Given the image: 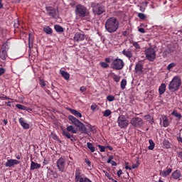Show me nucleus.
<instances>
[{
	"instance_id": "6ab92c4d",
	"label": "nucleus",
	"mask_w": 182,
	"mask_h": 182,
	"mask_svg": "<svg viewBox=\"0 0 182 182\" xmlns=\"http://www.w3.org/2000/svg\"><path fill=\"white\" fill-rule=\"evenodd\" d=\"M122 53L129 59H132L133 58V53L130 50L124 49L122 51Z\"/></svg>"
},
{
	"instance_id": "a19ab883",
	"label": "nucleus",
	"mask_w": 182,
	"mask_h": 182,
	"mask_svg": "<svg viewBox=\"0 0 182 182\" xmlns=\"http://www.w3.org/2000/svg\"><path fill=\"white\" fill-rule=\"evenodd\" d=\"M132 45L135 48V49H140V44L137 42L132 41Z\"/></svg>"
},
{
	"instance_id": "5701e85b",
	"label": "nucleus",
	"mask_w": 182,
	"mask_h": 182,
	"mask_svg": "<svg viewBox=\"0 0 182 182\" xmlns=\"http://www.w3.org/2000/svg\"><path fill=\"white\" fill-rule=\"evenodd\" d=\"M36 168H41V164L32 161L31 163L30 170H36Z\"/></svg>"
},
{
	"instance_id": "7ed1b4c3",
	"label": "nucleus",
	"mask_w": 182,
	"mask_h": 182,
	"mask_svg": "<svg viewBox=\"0 0 182 182\" xmlns=\"http://www.w3.org/2000/svg\"><path fill=\"white\" fill-rule=\"evenodd\" d=\"M181 86V78L178 76H175L172 80L169 82L168 89L171 92H177Z\"/></svg>"
},
{
	"instance_id": "f257e3e1",
	"label": "nucleus",
	"mask_w": 182,
	"mask_h": 182,
	"mask_svg": "<svg viewBox=\"0 0 182 182\" xmlns=\"http://www.w3.org/2000/svg\"><path fill=\"white\" fill-rule=\"evenodd\" d=\"M119 20L116 17H110L105 21V30L109 33H114L119 29Z\"/></svg>"
},
{
	"instance_id": "09e8293b",
	"label": "nucleus",
	"mask_w": 182,
	"mask_h": 182,
	"mask_svg": "<svg viewBox=\"0 0 182 182\" xmlns=\"http://www.w3.org/2000/svg\"><path fill=\"white\" fill-rule=\"evenodd\" d=\"M139 163H137V164H134L132 165V166L131 167V168H132V170H134V168H137V167H139Z\"/></svg>"
},
{
	"instance_id": "72a5a7b5",
	"label": "nucleus",
	"mask_w": 182,
	"mask_h": 182,
	"mask_svg": "<svg viewBox=\"0 0 182 182\" xmlns=\"http://www.w3.org/2000/svg\"><path fill=\"white\" fill-rule=\"evenodd\" d=\"M16 107L17 109H18V110H28V107H26L24 105H22L21 104H16Z\"/></svg>"
},
{
	"instance_id": "b1692460",
	"label": "nucleus",
	"mask_w": 182,
	"mask_h": 182,
	"mask_svg": "<svg viewBox=\"0 0 182 182\" xmlns=\"http://www.w3.org/2000/svg\"><path fill=\"white\" fill-rule=\"evenodd\" d=\"M60 75L63 76V77H64L65 80H69V79H70V75H69L68 73L65 70H61Z\"/></svg>"
},
{
	"instance_id": "39448f33",
	"label": "nucleus",
	"mask_w": 182,
	"mask_h": 182,
	"mask_svg": "<svg viewBox=\"0 0 182 182\" xmlns=\"http://www.w3.org/2000/svg\"><path fill=\"white\" fill-rule=\"evenodd\" d=\"M87 14V9L82 4H78L75 7V14L77 18H85Z\"/></svg>"
},
{
	"instance_id": "6e6552de",
	"label": "nucleus",
	"mask_w": 182,
	"mask_h": 182,
	"mask_svg": "<svg viewBox=\"0 0 182 182\" xmlns=\"http://www.w3.org/2000/svg\"><path fill=\"white\" fill-rule=\"evenodd\" d=\"M56 166L58 171L60 173H65V168L66 167V157L62 156L57 160Z\"/></svg>"
},
{
	"instance_id": "20e7f679",
	"label": "nucleus",
	"mask_w": 182,
	"mask_h": 182,
	"mask_svg": "<svg viewBox=\"0 0 182 182\" xmlns=\"http://www.w3.org/2000/svg\"><path fill=\"white\" fill-rule=\"evenodd\" d=\"M91 6L95 15H102V14H105V12H106V9L101 4L92 3Z\"/></svg>"
},
{
	"instance_id": "393cba45",
	"label": "nucleus",
	"mask_w": 182,
	"mask_h": 182,
	"mask_svg": "<svg viewBox=\"0 0 182 182\" xmlns=\"http://www.w3.org/2000/svg\"><path fill=\"white\" fill-rule=\"evenodd\" d=\"M166 92V84L162 83L159 87V95H164Z\"/></svg>"
},
{
	"instance_id": "864d4df0",
	"label": "nucleus",
	"mask_w": 182,
	"mask_h": 182,
	"mask_svg": "<svg viewBox=\"0 0 182 182\" xmlns=\"http://www.w3.org/2000/svg\"><path fill=\"white\" fill-rule=\"evenodd\" d=\"M139 32H140L141 33H146V31L144 30V28H139L138 29Z\"/></svg>"
},
{
	"instance_id": "a878e982",
	"label": "nucleus",
	"mask_w": 182,
	"mask_h": 182,
	"mask_svg": "<svg viewBox=\"0 0 182 182\" xmlns=\"http://www.w3.org/2000/svg\"><path fill=\"white\" fill-rule=\"evenodd\" d=\"M54 29L56 32L59 33H62V32H65V29L63 28V27L60 26V25H55Z\"/></svg>"
},
{
	"instance_id": "6e6d98bb",
	"label": "nucleus",
	"mask_w": 182,
	"mask_h": 182,
	"mask_svg": "<svg viewBox=\"0 0 182 182\" xmlns=\"http://www.w3.org/2000/svg\"><path fill=\"white\" fill-rule=\"evenodd\" d=\"M178 157L182 160V151H177Z\"/></svg>"
},
{
	"instance_id": "603ef678",
	"label": "nucleus",
	"mask_w": 182,
	"mask_h": 182,
	"mask_svg": "<svg viewBox=\"0 0 182 182\" xmlns=\"http://www.w3.org/2000/svg\"><path fill=\"white\" fill-rule=\"evenodd\" d=\"M33 41V39L32 38V36H31V34H29V36H28V45H31V42L32 43Z\"/></svg>"
},
{
	"instance_id": "412c9836",
	"label": "nucleus",
	"mask_w": 182,
	"mask_h": 182,
	"mask_svg": "<svg viewBox=\"0 0 182 182\" xmlns=\"http://www.w3.org/2000/svg\"><path fill=\"white\" fill-rule=\"evenodd\" d=\"M67 109L69 110L72 114L76 116V117H82V113L79 112L77 110L73 109L72 108H67Z\"/></svg>"
},
{
	"instance_id": "f8f14e48",
	"label": "nucleus",
	"mask_w": 182,
	"mask_h": 182,
	"mask_svg": "<svg viewBox=\"0 0 182 182\" xmlns=\"http://www.w3.org/2000/svg\"><path fill=\"white\" fill-rule=\"evenodd\" d=\"M143 68H144V65L143 63H137L135 65V73H136V75H139L140 76V75H143Z\"/></svg>"
},
{
	"instance_id": "ea45409f",
	"label": "nucleus",
	"mask_w": 182,
	"mask_h": 182,
	"mask_svg": "<svg viewBox=\"0 0 182 182\" xmlns=\"http://www.w3.org/2000/svg\"><path fill=\"white\" fill-rule=\"evenodd\" d=\"M113 80L114 82H117V83H119V82H120V77L117 75H114Z\"/></svg>"
},
{
	"instance_id": "9b49d317",
	"label": "nucleus",
	"mask_w": 182,
	"mask_h": 182,
	"mask_svg": "<svg viewBox=\"0 0 182 182\" xmlns=\"http://www.w3.org/2000/svg\"><path fill=\"white\" fill-rule=\"evenodd\" d=\"M130 123L134 127H141L143 126V119L140 117L132 118Z\"/></svg>"
},
{
	"instance_id": "de8ad7c7",
	"label": "nucleus",
	"mask_w": 182,
	"mask_h": 182,
	"mask_svg": "<svg viewBox=\"0 0 182 182\" xmlns=\"http://www.w3.org/2000/svg\"><path fill=\"white\" fill-rule=\"evenodd\" d=\"M87 89V88H86L85 86H82V87H80V92H82V93H84V92H86Z\"/></svg>"
},
{
	"instance_id": "ddd939ff",
	"label": "nucleus",
	"mask_w": 182,
	"mask_h": 182,
	"mask_svg": "<svg viewBox=\"0 0 182 182\" xmlns=\"http://www.w3.org/2000/svg\"><path fill=\"white\" fill-rule=\"evenodd\" d=\"M85 176V174H82V170H80V168H76L75 169V181L77 182Z\"/></svg>"
},
{
	"instance_id": "4be33fe9",
	"label": "nucleus",
	"mask_w": 182,
	"mask_h": 182,
	"mask_svg": "<svg viewBox=\"0 0 182 182\" xmlns=\"http://www.w3.org/2000/svg\"><path fill=\"white\" fill-rule=\"evenodd\" d=\"M78 129L80 130V132H82L85 134H87V133H89V129H87V126L85 125L83 123H82L80 125Z\"/></svg>"
},
{
	"instance_id": "a211bd4d",
	"label": "nucleus",
	"mask_w": 182,
	"mask_h": 182,
	"mask_svg": "<svg viewBox=\"0 0 182 182\" xmlns=\"http://www.w3.org/2000/svg\"><path fill=\"white\" fill-rule=\"evenodd\" d=\"M162 124L164 127H168V118L166 115H163L160 119V124Z\"/></svg>"
},
{
	"instance_id": "052dcab7",
	"label": "nucleus",
	"mask_w": 182,
	"mask_h": 182,
	"mask_svg": "<svg viewBox=\"0 0 182 182\" xmlns=\"http://www.w3.org/2000/svg\"><path fill=\"white\" fill-rule=\"evenodd\" d=\"M85 163L87 164L89 167H90L92 164V162H90V161H87V159H85Z\"/></svg>"
},
{
	"instance_id": "f3484780",
	"label": "nucleus",
	"mask_w": 182,
	"mask_h": 182,
	"mask_svg": "<svg viewBox=\"0 0 182 182\" xmlns=\"http://www.w3.org/2000/svg\"><path fill=\"white\" fill-rule=\"evenodd\" d=\"M171 178H173V180H178L180 181V178H181V172H180V170H176L171 173Z\"/></svg>"
},
{
	"instance_id": "473e14b6",
	"label": "nucleus",
	"mask_w": 182,
	"mask_h": 182,
	"mask_svg": "<svg viewBox=\"0 0 182 182\" xmlns=\"http://www.w3.org/2000/svg\"><path fill=\"white\" fill-rule=\"evenodd\" d=\"M163 146L165 147V149H170L171 147L170 141H168V140L167 139L164 140Z\"/></svg>"
},
{
	"instance_id": "49530a36",
	"label": "nucleus",
	"mask_w": 182,
	"mask_h": 182,
	"mask_svg": "<svg viewBox=\"0 0 182 182\" xmlns=\"http://www.w3.org/2000/svg\"><path fill=\"white\" fill-rule=\"evenodd\" d=\"M6 72V70L5 68H0V76H2Z\"/></svg>"
},
{
	"instance_id": "a18cd8bd",
	"label": "nucleus",
	"mask_w": 182,
	"mask_h": 182,
	"mask_svg": "<svg viewBox=\"0 0 182 182\" xmlns=\"http://www.w3.org/2000/svg\"><path fill=\"white\" fill-rule=\"evenodd\" d=\"M40 86H41V87H45V86H46V83H45V81L43 80H40Z\"/></svg>"
},
{
	"instance_id": "2eb2a0df",
	"label": "nucleus",
	"mask_w": 182,
	"mask_h": 182,
	"mask_svg": "<svg viewBox=\"0 0 182 182\" xmlns=\"http://www.w3.org/2000/svg\"><path fill=\"white\" fill-rule=\"evenodd\" d=\"M68 119L70 122H72V123L74 124L76 127H79L82 124V122H80L79 119H76V117H73V115H69Z\"/></svg>"
},
{
	"instance_id": "c756f323",
	"label": "nucleus",
	"mask_w": 182,
	"mask_h": 182,
	"mask_svg": "<svg viewBox=\"0 0 182 182\" xmlns=\"http://www.w3.org/2000/svg\"><path fill=\"white\" fill-rule=\"evenodd\" d=\"M149 146H148L149 150H154V146H156V144H154V141L153 139L149 140Z\"/></svg>"
},
{
	"instance_id": "c03bdc74",
	"label": "nucleus",
	"mask_w": 182,
	"mask_h": 182,
	"mask_svg": "<svg viewBox=\"0 0 182 182\" xmlns=\"http://www.w3.org/2000/svg\"><path fill=\"white\" fill-rule=\"evenodd\" d=\"M107 100H108V102H113L114 100V96H113V95H108L107 97Z\"/></svg>"
},
{
	"instance_id": "69168bd1",
	"label": "nucleus",
	"mask_w": 182,
	"mask_h": 182,
	"mask_svg": "<svg viewBox=\"0 0 182 182\" xmlns=\"http://www.w3.org/2000/svg\"><path fill=\"white\" fill-rule=\"evenodd\" d=\"M4 8V4H2V0H0V9H2Z\"/></svg>"
},
{
	"instance_id": "e433bc0d",
	"label": "nucleus",
	"mask_w": 182,
	"mask_h": 182,
	"mask_svg": "<svg viewBox=\"0 0 182 182\" xmlns=\"http://www.w3.org/2000/svg\"><path fill=\"white\" fill-rule=\"evenodd\" d=\"M112 114V111L110 109H106L103 112L104 117H109Z\"/></svg>"
},
{
	"instance_id": "37998d69",
	"label": "nucleus",
	"mask_w": 182,
	"mask_h": 182,
	"mask_svg": "<svg viewBox=\"0 0 182 182\" xmlns=\"http://www.w3.org/2000/svg\"><path fill=\"white\" fill-rule=\"evenodd\" d=\"M98 147L102 153L106 151V146L98 145Z\"/></svg>"
},
{
	"instance_id": "f704fd0d",
	"label": "nucleus",
	"mask_w": 182,
	"mask_h": 182,
	"mask_svg": "<svg viewBox=\"0 0 182 182\" xmlns=\"http://www.w3.org/2000/svg\"><path fill=\"white\" fill-rule=\"evenodd\" d=\"M127 85V80H126L125 79H123L122 81H121V89L122 90H124V89H126V86Z\"/></svg>"
},
{
	"instance_id": "e2e57ef3",
	"label": "nucleus",
	"mask_w": 182,
	"mask_h": 182,
	"mask_svg": "<svg viewBox=\"0 0 182 182\" xmlns=\"http://www.w3.org/2000/svg\"><path fill=\"white\" fill-rule=\"evenodd\" d=\"M52 176H53L54 178H58V173L56 172H54Z\"/></svg>"
},
{
	"instance_id": "774afa93",
	"label": "nucleus",
	"mask_w": 182,
	"mask_h": 182,
	"mask_svg": "<svg viewBox=\"0 0 182 182\" xmlns=\"http://www.w3.org/2000/svg\"><path fill=\"white\" fill-rule=\"evenodd\" d=\"M3 123L6 126L8 124V119H4Z\"/></svg>"
},
{
	"instance_id": "7c9ffc66",
	"label": "nucleus",
	"mask_w": 182,
	"mask_h": 182,
	"mask_svg": "<svg viewBox=\"0 0 182 182\" xmlns=\"http://www.w3.org/2000/svg\"><path fill=\"white\" fill-rule=\"evenodd\" d=\"M171 115L174 116L175 117H177V119H178L180 120V119H181L182 116L181 114L177 112V110H173L171 112Z\"/></svg>"
},
{
	"instance_id": "338daca9",
	"label": "nucleus",
	"mask_w": 182,
	"mask_h": 182,
	"mask_svg": "<svg viewBox=\"0 0 182 182\" xmlns=\"http://www.w3.org/2000/svg\"><path fill=\"white\" fill-rule=\"evenodd\" d=\"M91 110H96V105H91Z\"/></svg>"
},
{
	"instance_id": "2f4dec72",
	"label": "nucleus",
	"mask_w": 182,
	"mask_h": 182,
	"mask_svg": "<svg viewBox=\"0 0 182 182\" xmlns=\"http://www.w3.org/2000/svg\"><path fill=\"white\" fill-rule=\"evenodd\" d=\"M43 31L46 33H47V35H50L52 34V32H53L52 29L49 26L44 27Z\"/></svg>"
},
{
	"instance_id": "5fc2aeb1",
	"label": "nucleus",
	"mask_w": 182,
	"mask_h": 182,
	"mask_svg": "<svg viewBox=\"0 0 182 182\" xmlns=\"http://www.w3.org/2000/svg\"><path fill=\"white\" fill-rule=\"evenodd\" d=\"M112 160H113V156H111L109 157L107 163L111 164L113 161Z\"/></svg>"
},
{
	"instance_id": "58836bf2",
	"label": "nucleus",
	"mask_w": 182,
	"mask_h": 182,
	"mask_svg": "<svg viewBox=\"0 0 182 182\" xmlns=\"http://www.w3.org/2000/svg\"><path fill=\"white\" fill-rule=\"evenodd\" d=\"M137 16L138 18H139V19H141L142 21H144V19H146V15L143 13H139Z\"/></svg>"
},
{
	"instance_id": "423d86ee",
	"label": "nucleus",
	"mask_w": 182,
	"mask_h": 182,
	"mask_svg": "<svg viewBox=\"0 0 182 182\" xmlns=\"http://www.w3.org/2000/svg\"><path fill=\"white\" fill-rule=\"evenodd\" d=\"M145 56L149 62L156 60V50L153 48H148L144 50Z\"/></svg>"
},
{
	"instance_id": "9d476101",
	"label": "nucleus",
	"mask_w": 182,
	"mask_h": 182,
	"mask_svg": "<svg viewBox=\"0 0 182 182\" xmlns=\"http://www.w3.org/2000/svg\"><path fill=\"white\" fill-rule=\"evenodd\" d=\"M46 14L48 16L56 19L58 18V10L53 6H46Z\"/></svg>"
},
{
	"instance_id": "c9c22d12",
	"label": "nucleus",
	"mask_w": 182,
	"mask_h": 182,
	"mask_svg": "<svg viewBox=\"0 0 182 182\" xmlns=\"http://www.w3.org/2000/svg\"><path fill=\"white\" fill-rule=\"evenodd\" d=\"M177 66V63H171L170 64L168 65L166 69L167 70H171L173 68H176Z\"/></svg>"
},
{
	"instance_id": "79ce46f5",
	"label": "nucleus",
	"mask_w": 182,
	"mask_h": 182,
	"mask_svg": "<svg viewBox=\"0 0 182 182\" xmlns=\"http://www.w3.org/2000/svg\"><path fill=\"white\" fill-rule=\"evenodd\" d=\"M100 66L103 68L104 69H107V68H109V64L105 62H101L100 63Z\"/></svg>"
},
{
	"instance_id": "4468645a",
	"label": "nucleus",
	"mask_w": 182,
	"mask_h": 182,
	"mask_svg": "<svg viewBox=\"0 0 182 182\" xmlns=\"http://www.w3.org/2000/svg\"><path fill=\"white\" fill-rule=\"evenodd\" d=\"M21 161L16 160V159H8L7 161L5 164V167H14V166H16V164H19Z\"/></svg>"
},
{
	"instance_id": "680f3d73",
	"label": "nucleus",
	"mask_w": 182,
	"mask_h": 182,
	"mask_svg": "<svg viewBox=\"0 0 182 182\" xmlns=\"http://www.w3.org/2000/svg\"><path fill=\"white\" fill-rule=\"evenodd\" d=\"M110 164H112V166H117V163H116V161H112Z\"/></svg>"
},
{
	"instance_id": "0eeeda50",
	"label": "nucleus",
	"mask_w": 182,
	"mask_h": 182,
	"mask_svg": "<svg viewBox=\"0 0 182 182\" xmlns=\"http://www.w3.org/2000/svg\"><path fill=\"white\" fill-rule=\"evenodd\" d=\"M111 66L114 70H122L124 68V61L120 58H116L113 60Z\"/></svg>"
},
{
	"instance_id": "f03ea898",
	"label": "nucleus",
	"mask_w": 182,
	"mask_h": 182,
	"mask_svg": "<svg viewBox=\"0 0 182 182\" xmlns=\"http://www.w3.org/2000/svg\"><path fill=\"white\" fill-rule=\"evenodd\" d=\"M73 134H70V133ZM77 133V131H76L73 126L70 125L67 127L66 129H62V135L63 137H65L66 139H70V141L72 143H75L76 141V138H75V136L73 134H76Z\"/></svg>"
},
{
	"instance_id": "bf43d9fd",
	"label": "nucleus",
	"mask_w": 182,
	"mask_h": 182,
	"mask_svg": "<svg viewBox=\"0 0 182 182\" xmlns=\"http://www.w3.org/2000/svg\"><path fill=\"white\" fill-rule=\"evenodd\" d=\"M54 173H55V171H53V170L48 169V174H50L52 176Z\"/></svg>"
},
{
	"instance_id": "3c124183",
	"label": "nucleus",
	"mask_w": 182,
	"mask_h": 182,
	"mask_svg": "<svg viewBox=\"0 0 182 182\" xmlns=\"http://www.w3.org/2000/svg\"><path fill=\"white\" fill-rule=\"evenodd\" d=\"M123 36H127L129 35V28L122 32Z\"/></svg>"
},
{
	"instance_id": "aec40b11",
	"label": "nucleus",
	"mask_w": 182,
	"mask_h": 182,
	"mask_svg": "<svg viewBox=\"0 0 182 182\" xmlns=\"http://www.w3.org/2000/svg\"><path fill=\"white\" fill-rule=\"evenodd\" d=\"M18 122H19L21 126H22V127L23 129H29V127H30L29 124H28V122H25V119H23V118H22V117L19 118Z\"/></svg>"
},
{
	"instance_id": "dca6fc26",
	"label": "nucleus",
	"mask_w": 182,
	"mask_h": 182,
	"mask_svg": "<svg viewBox=\"0 0 182 182\" xmlns=\"http://www.w3.org/2000/svg\"><path fill=\"white\" fill-rule=\"evenodd\" d=\"M75 42H81L82 41H85V34L80 33H76L73 38Z\"/></svg>"
},
{
	"instance_id": "4c0bfd02",
	"label": "nucleus",
	"mask_w": 182,
	"mask_h": 182,
	"mask_svg": "<svg viewBox=\"0 0 182 182\" xmlns=\"http://www.w3.org/2000/svg\"><path fill=\"white\" fill-rule=\"evenodd\" d=\"M103 173L109 180H114L113 177H112V175H110V173H109L107 171H103Z\"/></svg>"
},
{
	"instance_id": "13d9d810",
	"label": "nucleus",
	"mask_w": 182,
	"mask_h": 182,
	"mask_svg": "<svg viewBox=\"0 0 182 182\" xmlns=\"http://www.w3.org/2000/svg\"><path fill=\"white\" fill-rule=\"evenodd\" d=\"M105 149H108V150H109V151H113V147H112L110 146H105Z\"/></svg>"
},
{
	"instance_id": "cd10ccee",
	"label": "nucleus",
	"mask_w": 182,
	"mask_h": 182,
	"mask_svg": "<svg viewBox=\"0 0 182 182\" xmlns=\"http://www.w3.org/2000/svg\"><path fill=\"white\" fill-rule=\"evenodd\" d=\"M171 171H173L172 168H168L167 170L164 171L161 173L162 177H167V176H170V174L171 173Z\"/></svg>"
},
{
	"instance_id": "bb28decb",
	"label": "nucleus",
	"mask_w": 182,
	"mask_h": 182,
	"mask_svg": "<svg viewBox=\"0 0 182 182\" xmlns=\"http://www.w3.org/2000/svg\"><path fill=\"white\" fill-rule=\"evenodd\" d=\"M87 147L90 150L91 153H95L96 151V148H95V146H93V144L90 142L87 143Z\"/></svg>"
},
{
	"instance_id": "1a4fd4ad",
	"label": "nucleus",
	"mask_w": 182,
	"mask_h": 182,
	"mask_svg": "<svg viewBox=\"0 0 182 182\" xmlns=\"http://www.w3.org/2000/svg\"><path fill=\"white\" fill-rule=\"evenodd\" d=\"M117 123L120 129H127L129 127V120L126 119L124 115H120L117 119Z\"/></svg>"
},
{
	"instance_id": "0e129e2a",
	"label": "nucleus",
	"mask_w": 182,
	"mask_h": 182,
	"mask_svg": "<svg viewBox=\"0 0 182 182\" xmlns=\"http://www.w3.org/2000/svg\"><path fill=\"white\" fill-rule=\"evenodd\" d=\"M105 62H106L107 63H110V58H105Z\"/></svg>"
},
{
	"instance_id": "8fccbe9b",
	"label": "nucleus",
	"mask_w": 182,
	"mask_h": 182,
	"mask_svg": "<svg viewBox=\"0 0 182 182\" xmlns=\"http://www.w3.org/2000/svg\"><path fill=\"white\" fill-rule=\"evenodd\" d=\"M125 169L126 170H132V167L129 166V162L125 163Z\"/></svg>"
},
{
	"instance_id": "4d7b16f0",
	"label": "nucleus",
	"mask_w": 182,
	"mask_h": 182,
	"mask_svg": "<svg viewBox=\"0 0 182 182\" xmlns=\"http://www.w3.org/2000/svg\"><path fill=\"white\" fill-rule=\"evenodd\" d=\"M118 177H120V176H122V174H123V171H122V169H119L117 173Z\"/></svg>"
},
{
	"instance_id": "c85d7f7f",
	"label": "nucleus",
	"mask_w": 182,
	"mask_h": 182,
	"mask_svg": "<svg viewBox=\"0 0 182 182\" xmlns=\"http://www.w3.org/2000/svg\"><path fill=\"white\" fill-rule=\"evenodd\" d=\"M7 56H8V53H6V50H3L0 53V58H1V59H2V60H6Z\"/></svg>"
}]
</instances>
